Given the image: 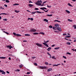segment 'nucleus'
I'll list each match as a JSON object with an SVG mask.
<instances>
[{
    "instance_id": "nucleus-55",
    "label": "nucleus",
    "mask_w": 76,
    "mask_h": 76,
    "mask_svg": "<svg viewBox=\"0 0 76 76\" xmlns=\"http://www.w3.org/2000/svg\"><path fill=\"white\" fill-rule=\"evenodd\" d=\"M34 10H39V9H38V8H36L34 9Z\"/></svg>"
},
{
    "instance_id": "nucleus-38",
    "label": "nucleus",
    "mask_w": 76,
    "mask_h": 76,
    "mask_svg": "<svg viewBox=\"0 0 76 76\" xmlns=\"http://www.w3.org/2000/svg\"><path fill=\"white\" fill-rule=\"evenodd\" d=\"M68 5L69 6H72V5H71V4H70L69 3L68 4Z\"/></svg>"
},
{
    "instance_id": "nucleus-50",
    "label": "nucleus",
    "mask_w": 76,
    "mask_h": 76,
    "mask_svg": "<svg viewBox=\"0 0 76 76\" xmlns=\"http://www.w3.org/2000/svg\"><path fill=\"white\" fill-rule=\"evenodd\" d=\"M34 65H35V66H37V64L36 63H34Z\"/></svg>"
},
{
    "instance_id": "nucleus-42",
    "label": "nucleus",
    "mask_w": 76,
    "mask_h": 76,
    "mask_svg": "<svg viewBox=\"0 0 76 76\" xmlns=\"http://www.w3.org/2000/svg\"><path fill=\"white\" fill-rule=\"evenodd\" d=\"M63 57L64 58H65V59H66V58H66V57L64 56H63Z\"/></svg>"
},
{
    "instance_id": "nucleus-3",
    "label": "nucleus",
    "mask_w": 76,
    "mask_h": 76,
    "mask_svg": "<svg viewBox=\"0 0 76 76\" xmlns=\"http://www.w3.org/2000/svg\"><path fill=\"white\" fill-rule=\"evenodd\" d=\"M36 29H34V28H31L30 29L31 32H35L36 31Z\"/></svg>"
},
{
    "instance_id": "nucleus-26",
    "label": "nucleus",
    "mask_w": 76,
    "mask_h": 76,
    "mask_svg": "<svg viewBox=\"0 0 76 76\" xmlns=\"http://www.w3.org/2000/svg\"><path fill=\"white\" fill-rule=\"evenodd\" d=\"M33 34L34 35H38V33H34Z\"/></svg>"
},
{
    "instance_id": "nucleus-40",
    "label": "nucleus",
    "mask_w": 76,
    "mask_h": 76,
    "mask_svg": "<svg viewBox=\"0 0 76 76\" xmlns=\"http://www.w3.org/2000/svg\"><path fill=\"white\" fill-rule=\"evenodd\" d=\"M46 43H47V42H49V40H48L46 42H45V40L44 41Z\"/></svg>"
},
{
    "instance_id": "nucleus-30",
    "label": "nucleus",
    "mask_w": 76,
    "mask_h": 76,
    "mask_svg": "<svg viewBox=\"0 0 76 76\" xmlns=\"http://www.w3.org/2000/svg\"><path fill=\"white\" fill-rule=\"evenodd\" d=\"M54 22H60V23H61V22H60V21H58V20H55L54 21Z\"/></svg>"
},
{
    "instance_id": "nucleus-51",
    "label": "nucleus",
    "mask_w": 76,
    "mask_h": 76,
    "mask_svg": "<svg viewBox=\"0 0 76 76\" xmlns=\"http://www.w3.org/2000/svg\"><path fill=\"white\" fill-rule=\"evenodd\" d=\"M16 71V72H20V70L19 69H17Z\"/></svg>"
},
{
    "instance_id": "nucleus-5",
    "label": "nucleus",
    "mask_w": 76,
    "mask_h": 76,
    "mask_svg": "<svg viewBox=\"0 0 76 76\" xmlns=\"http://www.w3.org/2000/svg\"><path fill=\"white\" fill-rule=\"evenodd\" d=\"M7 47L9 48V49H11V48H13V47L11 45H7L6 46Z\"/></svg>"
},
{
    "instance_id": "nucleus-53",
    "label": "nucleus",
    "mask_w": 76,
    "mask_h": 76,
    "mask_svg": "<svg viewBox=\"0 0 76 76\" xmlns=\"http://www.w3.org/2000/svg\"><path fill=\"white\" fill-rule=\"evenodd\" d=\"M30 20H34V19L32 18H30Z\"/></svg>"
},
{
    "instance_id": "nucleus-13",
    "label": "nucleus",
    "mask_w": 76,
    "mask_h": 76,
    "mask_svg": "<svg viewBox=\"0 0 76 76\" xmlns=\"http://www.w3.org/2000/svg\"><path fill=\"white\" fill-rule=\"evenodd\" d=\"M6 57H0V58H1V59H5L6 58Z\"/></svg>"
},
{
    "instance_id": "nucleus-2",
    "label": "nucleus",
    "mask_w": 76,
    "mask_h": 76,
    "mask_svg": "<svg viewBox=\"0 0 76 76\" xmlns=\"http://www.w3.org/2000/svg\"><path fill=\"white\" fill-rule=\"evenodd\" d=\"M36 45L38 47H41L42 46V45L40 44L39 43H36Z\"/></svg>"
},
{
    "instance_id": "nucleus-63",
    "label": "nucleus",
    "mask_w": 76,
    "mask_h": 76,
    "mask_svg": "<svg viewBox=\"0 0 76 76\" xmlns=\"http://www.w3.org/2000/svg\"><path fill=\"white\" fill-rule=\"evenodd\" d=\"M55 45H53L52 46V47H54V46H55Z\"/></svg>"
},
{
    "instance_id": "nucleus-58",
    "label": "nucleus",
    "mask_w": 76,
    "mask_h": 76,
    "mask_svg": "<svg viewBox=\"0 0 76 76\" xmlns=\"http://www.w3.org/2000/svg\"><path fill=\"white\" fill-rule=\"evenodd\" d=\"M26 11H27V12H30V13H31V11H30L29 10H26Z\"/></svg>"
},
{
    "instance_id": "nucleus-14",
    "label": "nucleus",
    "mask_w": 76,
    "mask_h": 76,
    "mask_svg": "<svg viewBox=\"0 0 76 76\" xmlns=\"http://www.w3.org/2000/svg\"><path fill=\"white\" fill-rule=\"evenodd\" d=\"M38 68L39 69H42V66H38Z\"/></svg>"
},
{
    "instance_id": "nucleus-62",
    "label": "nucleus",
    "mask_w": 76,
    "mask_h": 76,
    "mask_svg": "<svg viewBox=\"0 0 76 76\" xmlns=\"http://www.w3.org/2000/svg\"><path fill=\"white\" fill-rule=\"evenodd\" d=\"M29 3H33V2H32L31 1H29Z\"/></svg>"
},
{
    "instance_id": "nucleus-7",
    "label": "nucleus",
    "mask_w": 76,
    "mask_h": 76,
    "mask_svg": "<svg viewBox=\"0 0 76 76\" xmlns=\"http://www.w3.org/2000/svg\"><path fill=\"white\" fill-rule=\"evenodd\" d=\"M57 30H58V31H60V32H61V31H62V30L61 29V28H60V27H58L57 28Z\"/></svg>"
},
{
    "instance_id": "nucleus-46",
    "label": "nucleus",
    "mask_w": 76,
    "mask_h": 76,
    "mask_svg": "<svg viewBox=\"0 0 76 76\" xmlns=\"http://www.w3.org/2000/svg\"><path fill=\"white\" fill-rule=\"evenodd\" d=\"M52 58H54V59H56V58H55L54 56H52Z\"/></svg>"
},
{
    "instance_id": "nucleus-52",
    "label": "nucleus",
    "mask_w": 76,
    "mask_h": 76,
    "mask_svg": "<svg viewBox=\"0 0 76 76\" xmlns=\"http://www.w3.org/2000/svg\"><path fill=\"white\" fill-rule=\"evenodd\" d=\"M3 72V70H1L0 69V72Z\"/></svg>"
},
{
    "instance_id": "nucleus-23",
    "label": "nucleus",
    "mask_w": 76,
    "mask_h": 76,
    "mask_svg": "<svg viewBox=\"0 0 76 76\" xmlns=\"http://www.w3.org/2000/svg\"><path fill=\"white\" fill-rule=\"evenodd\" d=\"M4 32V33H5V34H7V35H9V33L7 32H6L5 31H3Z\"/></svg>"
},
{
    "instance_id": "nucleus-4",
    "label": "nucleus",
    "mask_w": 76,
    "mask_h": 76,
    "mask_svg": "<svg viewBox=\"0 0 76 76\" xmlns=\"http://www.w3.org/2000/svg\"><path fill=\"white\" fill-rule=\"evenodd\" d=\"M35 4L37 5V6H41L42 5V3H39L38 2H36Z\"/></svg>"
},
{
    "instance_id": "nucleus-49",
    "label": "nucleus",
    "mask_w": 76,
    "mask_h": 76,
    "mask_svg": "<svg viewBox=\"0 0 76 76\" xmlns=\"http://www.w3.org/2000/svg\"><path fill=\"white\" fill-rule=\"evenodd\" d=\"M67 35V34H66V33H64V34H63V35L64 36H65V35Z\"/></svg>"
},
{
    "instance_id": "nucleus-19",
    "label": "nucleus",
    "mask_w": 76,
    "mask_h": 76,
    "mask_svg": "<svg viewBox=\"0 0 76 76\" xmlns=\"http://www.w3.org/2000/svg\"><path fill=\"white\" fill-rule=\"evenodd\" d=\"M36 12L37 13H42V12H40L39 11H36Z\"/></svg>"
},
{
    "instance_id": "nucleus-35",
    "label": "nucleus",
    "mask_w": 76,
    "mask_h": 76,
    "mask_svg": "<svg viewBox=\"0 0 76 76\" xmlns=\"http://www.w3.org/2000/svg\"><path fill=\"white\" fill-rule=\"evenodd\" d=\"M5 1L7 3H9V1L8 0H6Z\"/></svg>"
},
{
    "instance_id": "nucleus-16",
    "label": "nucleus",
    "mask_w": 76,
    "mask_h": 76,
    "mask_svg": "<svg viewBox=\"0 0 76 76\" xmlns=\"http://www.w3.org/2000/svg\"><path fill=\"white\" fill-rule=\"evenodd\" d=\"M66 13H70V12L67 10H66Z\"/></svg>"
},
{
    "instance_id": "nucleus-21",
    "label": "nucleus",
    "mask_w": 76,
    "mask_h": 76,
    "mask_svg": "<svg viewBox=\"0 0 76 76\" xmlns=\"http://www.w3.org/2000/svg\"><path fill=\"white\" fill-rule=\"evenodd\" d=\"M29 7H32V6H33V5L31 4H29Z\"/></svg>"
},
{
    "instance_id": "nucleus-29",
    "label": "nucleus",
    "mask_w": 76,
    "mask_h": 76,
    "mask_svg": "<svg viewBox=\"0 0 76 76\" xmlns=\"http://www.w3.org/2000/svg\"><path fill=\"white\" fill-rule=\"evenodd\" d=\"M37 2H39V3H42V2L41 0H40V1H38Z\"/></svg>"
},
{
    "instance_id": "nucleus-17",
    "label": "nucleus",
    "mask_w": 76,
    "mask_h": 76,
    "mask_svg": "<svg viewBox=\"0 0 76 76\" xmlns=\"http://www.w3.org/2000/svg\"><path fill=\"white\" fill-rule=\"evenodd\" d=\"M47 16H49V17H51V16H53V15L51 14V15H47Z\"/></svg>"
},
{
    "instance_id": "nucleus-6",
    "label": "nucleus",
    "mask_w": 76,
    "mask_h": 76,
    "mask_svg": "<svg viewBox=\"0 0 76 76\" xmlns=\"http://www.w3.org/2000/svg\"><path fill=\"white\" fill-rule=\"evenodd\" d=\"M43 44H44V45H45L46 47H49V46H48V45L47 44L45 43H43Z\"/></svg>"
},
{
    "instance_id": "nucleus-1",
    "label": "nucleus",
    "mask_w": 76,
    "mask_h": 76,
    "mask_svg": "<svg viewBox=\"0 0 76 76\" xmlns=\"http://www.w3.org/2000/svg\"><path fill=\"white\" fill-rule=\"evenodd\" d=\"M13 35H15V36H17V37H21V35L19 34H16V33H13Z\"/></svg>"
},
{
    "instance_id": "nucleus-34",
    "label": "nucleus",
    "mask_w": 76,
    "mask_h": 76,
    "mask_svg": "<svg viewBox=\"0 0 76 76\" xmlns=\"http://www.w3.org/2000/svg\"><path fill=\"white\" fill-rule=\"evenodd\" d=\"M60 49V48L59 47L54 48L55 50H58V49Z\"/></svg>"
},
{
    "instance_id": "nucleus-61",
    "label": "nucleus",
    "mask_w": 76,
    "mask_h": 76,
    "mask_svg": "<svg viewBox=\"0 0 76 76\" xmlns=\"http://www.w3.org/2000/svg\"><path fill=\"white\" fill-rule=\"evenodd\" d=\"M4 6H5V7H7V5L6 4H5V5H4Z\"/></svg>"
},
{
    "instance_id": "nucleus-25",
    "label": "nucleus",
    "mask_w": 76,
    "mask_h": 76,
    "mask_svg": "<svg viewBox=\"0 0 76 76\" xmlns=\"http://www.w3.org/2000/svg\"><path fill=\"white\" fill-rule=\"evenodd\" d=\"M66 44L67 45H70L71 44V43H70L69 42H66Z\"/></svg>"
},
{
    "instance_id": "nucleus-39",
    "label": "nucleus",
    "mask_w": 76,
    "mask_h": 76,
    "mask_svg": "<svg viewBox=\"0 0 76 76\" xmlns=\"http://www.w3.org/2000/svg\"><path fill=\"white\" fill-rule=\"evenodd\" d=\"M67 54H69V55H71V54H72L70 53H69V52H67Z\"/></svg>"
},
{
    "instance_id": "nucleus-44",
    "label": "nucleus",
    "mask_w": 76,
    "mask_h": 76,
    "mask_svg": "<svg viewBox=\"0 0 76 76\" xmlns=\"http://www.w3.org/2000/svg\"><path fill=\"white\" fill-rule=\"evenodd\" d=\"M31 73L29 72H28L27 73V75H29V74H30Z\"/></svg>"
},
{
    "instance_id": "nucleus-59",
    "label": "nucleus",
    "mask_w": 76,
    "mask_h": 76,
    "mask_svg": "<svg viewBox=\"0 0 76 76\" xmlns=\"http://www.w3.org/2000/svg\"><path fill=\"white\" fill-rule=\"evenodd\" d=\"M72 50L73 51H75V50H74L73 49H72Z\"/></svg>"
},
{
    "instance_id": "nucleus-24",
    "label": "nucleus",
    "mask_w": 76,
    "mask_h": 76,
    "mask_svg": "<svg viewBox=\"0 0 76 76\" xmlns=\"http://www.w3.org/2000/svg\"><path fill=\"white\" fill-rule=\"evenodd\" d=\"M19 4H15L13 5V6H17L18 5H19Z\"/></svg>"
},
{
    "instance_id": "nucleus-8",
    "label": "nucleus",
    "mask_w": 76,
    "mask_h": 76,
    "mask_svg": "<svg viewBox=\"0 0 76 76\" xmlns=\"http://www.w3.org/2000/svg\"><path fill=\"white\" fill-rule=\"evenodd\" d=\"M40 9H41L42 10H44V11H45V10L44 9H46L47 10V8L45 7H43V8H40Z\"/></svg>"
},
{
    "instance_id": "nucleus-36",
    "label": "nucleus",
    "mask_w": 76,
    "mask_h": 76,
    "mask_svg": "<svg viewBox=\"0 0 76 76\" xmlns=\"http://www.w3.org/2000/svg\"><path fill=\"white\" fill-rule=\"evenodd\" d=\"M45 64H46V65H48V63L47 62H45Z\"/></svg>"
},
{
    "instance_id": "nucleus-15",
    "label": "nucleus",
    "mask_w": 76,
    "mask_h": 76,
    "mask_svg": "<svg viewBox=\"0 0 76 76\" xmlns=\"http://www.w3.org/2000/svg\"><path fill=\"white\" fill-rule=\"evenodd\" d=\"M44 21H45V22H48V20H47V19H44Z\"/></svg>"
},
{
    "instance_id": "nucleus-43",
    "label": "nucleus",
    "mask_w": 76,
    "mask_h": 76,
    "mask_svg": "<svg viewBox=\"0 0 76 76\" xmlns=\"http://www.w3.org/2000/svg\"><path fill=\"white\" fill-rule=\"evenodd\" d=\"M53 67H54V66H58V65H53Z\"/></svg>"
},
{
    "instance_id": "nucleus-28",
    "label": "nucleus",
    "mask_w": 76,
    "mask_h": 76,
    "mask_svg": "<svg viewBox=\"0 0 76 76\" xmlns=\"http://www.w3.org/2000/svg\"><path fill=\"white\" fill-rule=\"evenodd\" d=\"M68 21L69 22H72V21H73L72 20H70V19H68Z\"/></svg>"
},
{
    "instance_id": "nucleus-41",
    "label": "nucleus",
    "mask_w": 76,
    "mask_h": 76,
    "mask_svg": "<svg viewBox=\"0 0 76 76\" xmlns=\"http://www.w3.org/2000/svg\"><path fill=\"white\" fill-rule=\"evenodd\" d=\"M49 27L50 28H53V26H50Z\"/></svg>"
},
{
    "instance_id": "nucleus-64",
    "label": "nucleus",
    "mask_w": 76,
    "mask_h": 76,
    "mask_svg": "<svg viewBox=\"0 0 76 76\" xmlns=\"http://www.w3.org/2000/svg\"><path fill=\"white\" fill-rule=\"evenodd\" d=\"M4 20L5 21H6V20H7V19H4Z\"/></svg>"
},
{
    "instance_id": "nucleus-48",
    "label": "nucleus",
    "mask_w": 76,
    "mask_h": 76,
    "mask_svg": "<svg viewBox=\"0 0 76 76\" xmlns=\"http://www.w3.org/2000/svg\"><path fill=\"white\" fill-rule=\"evenodd\" d=\"M53 29L56 30V27H53Z\"/></svg>"
},
{
    "instance_id": "nucleus-27",
    "label": "nucleus",
    "mask_w": 76,
    "mask_h": 76,
    "mask_svg": "<svg viewBox=\"0 0 76 76\" xmlns=\"http://www.w3.org/2000/svg\"><path fill=\"white\" fill-rule=\"evenodd\" d=\"M2 74H4V75H5L6 74V72L3 71V72H2Z\"/></svg>"
},
{
    "instance_id": "nucleus-12",
    "label": "nucleus",
    "mask_w": 76,
    "mask_h": 76,
    "mask_svg": "<svg viewBox=\"0 0 76 76\" xmlns=\"http://www.w3.org/2000/svg\"><path fill=\"white\" fill-rule=\"evenodd\" d=\"M47 67L45 66H42V69H46Z\"/></svg>"
},
{
    "instance_id": "nucleus-54",
    "label": "nucleus",
    "mask_w": 76,
    "mask_h": 76,
    "mask_svg": "<svg viewBox=\"0 0 76 76\" xmlns=\"http://www.w3.org/2000/svg\"><path fill=\"white\" fill-rule=\"evenodd\" d=\"M74 29H76V25H74Z\"/></svg>"
},
{
    "instance_id": "nucleus-9",
    "label": "nucleus",
    "mask_w": 76,
    "mask_h": 76,
    "mask_svg": "<svg viewBox=\"0 0 76 76\" xmlns=\"http://www.w3.org/2000/svg\"><path fill=\"white\" fill-rule=\"evenodd\" d=\"M52 70V68H50L48 69V72H50V71Z\"/></svg>"
},
{
    "instance_id": "nucleus-11",
    "label": "nucleus",
    "mask_w": 76,
    "mask_h": 76,
    "mask_svg": "<svg viewBox=\"0 0 76 76\" xmlns=\"http://www.w3.org/2000/svg\"><path fill=\"white\" fill-rule=\"evenodd\" d=\"M51 49V48L50 47L48 48L47 50L48 51H50V50Z\"/></svg>"
},
{
    "instance_id": "nucleus-31",
    "label": "nucleus",
    "mask_w": 76,
    "mask_h": 76,
    "mask_svg": "<svg viewBox=\"0 0 76 76\" xmlns=\"http://www.w3.org/2000/svg\"><path fill=\"white\" fill-rule=\"evenodd\" d=\"M19 67L20 68H22V67H23V65H19Z\"/></svg>"
},
{
    "instance_id": "nucleus-20",
    "label": "nucleus",
    "mask_w": 76,
    "mask_h": 76,
    "mask_svg": "<svg viewBox=\"0 0 76 76\" xmlns=\"http://www.w3.org/2000/svg\"><path fill=\"white\" fill-rule=\"evenodd\" d=\"M15 12L16 13H19V12H20V11H17V10H15Z\"/></svg>"
},
{
    "instance_id": "nucleus-47",
    "label": "nucleus",
    "mask_w": 76,
    "mask_h": 76,
    "mask_svg": "<svg viewBox=\"0 0 76 76\" xmlns=\"http://www.w3.org/2000/svg\"><path fill=\"white\" fill-rule=\"evenodd\" d=\"M2 15H7V14L5 13H2L1 14Z\"/></svg>"
},
{
    "instance_id": "nucleus-57",
    "label": "nucleus",
    "mask_w": 76,
    "mask_h": 76,
    "mask_svg": "<svg viewBox=\"0 0 76 76\" xmlns=\"http://www.w3.org/2000/svg\"><path fill=\"white\" fill-rule=\"evenodd\" d=\"M47 54H48V55H49V56H50V54L49 53H48V52Z\"/></svg>"
},
{
    "instance_id": "nucleus-56",
    "label": "nucleus",
    "mask_w": 76,
    "mask_h": 76,
    "mask_svg": "<svg viewBox=\"0 0 76 76\" xmlns=\"http://www.w3.org/2000/svg\"><path fill=\"white\" fill-rule=\"evenodd\" d=\"M23 42H27V41H26V40H23Z\"/></svg>"
},
{
    "instance_id": "nucleus-45",
    "label": "nucleus",
    "mask_w": 76,
    "mask_h": 76,
    "mask_svg": "<svg viewBox=\"0 0 76 76\" xmlns=\"http://www.w3.org/2000/svg\"><path fill=\"white\" fill-rule=\"evenodd\" d=\"M70 36H69L65 37L66 38H70Z\"/></svg>"
},
{
    "instance_id": "nucleus-33",
    "label": "nucleus",
    "mask_w": 76,
    "mask_h": 76,
    "mask_svg": "<svg viewBox=\"0 0 76 76\" xmlns=\"http://www.w3.org/2000/svg\"><path fill=\"white\" fill-rule=\"evenodd\" d=\"M35 13H36V12H32L31 13V14H32V15H34V14H35Z\"/></svg>"
},
{
    "instance_id": "nucleus-32",
    "label": "nucleus",
    "mask_w": 76,
    "mask_h": 76,
    "mask_svg": "<svg viewBox=\"0 0 76 76\" xmlns=\"http://www.w3.org/2000/svg\"><path fill=\"white\" fill-rule=\"evenodd\" d=\"M0 9H2V10H4V8L2 7H0Z\"/></svg>"
},
{
    "instance_id": "nucleus-22",
    "label": "nucleus",
    "mask_w": 76,
    "mask_h": 76,
    "mask_svg": "<svg viewBox=\"0 0 76 76\" xmlns=\"http://www.w3.org/2000/svg\"><path fill=\"white\" fill-rule=\"evenodd\" d=\"M40 34H42V35H45V34L44 33H43V32H41L39 33Z\"/></svg>"
},
{
    "instance_id": "nucleus-10",
    "label": "nucleus",
    "mask_w": 76,
    "mask_h": 76,
    "mask_svg": "<svg viewBox=\"0 0 76 76\" xmlns=\"http://www.w3.org/2000/svg\"><path fill=\"white\" fill-rule=\"evenodd\" d=\"M55 26H56V27H57V28H58V27H59V25H58V24H56L55 25Z\"/></svg>"
},
{
    "instance_id": "nucleus-60",
    "label": "nucleus",
    "mask_w": 76,
    "mask_h": 76,
    "mask_svg": "<svg viewBox=\"0 0 76 76\" xmlns=\"http://www.w3.org/2000/svg\"><path fill=\"white\" fill-rule=\"evenodd\" d=\"M46 2H47V1H45L43 2V4H44L46 3Z\"/></svg>"
},
{
    "instance_id": "nucleus-37",
    "label": "nucleus",
    "mask_w": 76,
    "mask_h": 76,
    "mask_svg": "<svg viewBox=\"0 0 76 76\" xmlns=\"http://www.w3.org/2000/svg\"><path fill=\"white\" fill-rule=\"evenodd\" d=\"M47 7H51V6H49V5H47Z\"/></svg>"
},
{
    "instance_id": "nucleus-18",
    "label": "nucleus",
    "mask_w": 76,
    "mask_h": 76,
    "mask_svg": "<svg viewBox=\"0 0 76 76\" xmlns=\"http://www.w3.org/2000/svg\"><path fill=\"white\" fill-rule=\"evenodd\" d=\"M25 36H28V37H29L30 36V34H25Z\"/></svg>"
}]
</instances>
